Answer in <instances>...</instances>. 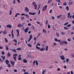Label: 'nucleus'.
I'll return each mask as SVG.
<instances>
[{"mask_svg":"<svg viewBox=\"0 0 74 74\" xmlns=\"http://www.w3.org/2000/svg\"><path fill=\"white\" fill-rule=\"evenodd\" d=\"M32 5L34 6V8L35 10H37V4H36V2H33Z\"/></svg>","mask_w":74,"mask_h":74,"instance_id":"f257e3e1","label":"nucleus"},{"mask_svg":"<svg viewBox=\"0 0 74 74\" xmlns=\"http://www.w3.org/2000/svg\"><path fill=\"white\" fill-rule=\"evenodd\" d=\"M17 56V54H14L13 55L14 59V60H15V62L16 60V58Z\"/></svg>","mask_w":74,"mask_h":74,"instance_id":"f03ea898","label":"nucleus"},{"mask_svg":"<svg viewBox=\"0 0 74 74\" xmlns=\"http://www.w3.org/2000/svg\"><path fill=\"white\" fill-rule=\"evenodd\" d=\"M47 5H46L44 6V7L43 8V9H42L43 11H45L46 10H47Z\"/></svg>","mask_w":74,"mask_h":74,"instance_id":"7ed1b4c3","label":"nucleus"},{"mask_svg":"<svg viewBox=\"0 0 74 74\" xmlns=\"http://www.w3.org/2000/svg\"><path fill=\"white\" fill-rule=\"evenodd\" d=\"M59 44L61 45H63V44H64V41L62 40H60V42Z\"/></svg>","mask_w":74,"mask_h":74,"instance_id":"20e7f679","label":"nucleus"},{"mask_svg":"<svg viewBox=\"0 0 74 74\" xmlns=\"http://www.w3.org/2000/svg\"><path fill=\"white\" fill-rule=\"evenodd\" d=\"M16 32L17 33V37H19V29H17L16 30Z\"/></svg>","mask_w":74,"mask_h":74,"instance_id":"39448f33","label":"nucleus"},{"mask_svg":"<svg viewBox=\"0 0 74 74\" xmlns=\"http://www.w3.org/2000/svg\"><path fill=\"white\" fill-rule=\"evenodd\" d=\"M28 14L30 15H34L36 14V12H33L32 13L31 12H29Z\"/></svg>","mask_w":74,"mask_h":74,"instance_id":"423d86ee","label":"nucleus"},{"mask_svg":"<svg viewBox=\"0 0 74 74\" xmlns=\"http://www.w3.org/2000/svg\"><path fill=\"white\" fill-rule=\"evenodd\" d=\"M25 10L27 12H28L29 11V9L27 8V7L25 8Z\"/></svg>","mask_w":74,"mask_h":74,"instance_id":"0eeeda50","label":"nucleus"},{"mask_svg":"<svg viewBox=\"0 0 74 74\" xmlns=\"http://www.w3.org/2000/svg\"><path fill=\"white\" fill-rule=\"evenodd\" d=\"M60 58L62 60H64V59H65V58H64V56L63 55L61 56L60 57Z\"/></svg>","mask_w":74,"mask_h":74,"instance_id":"6e6552de","label":"nucleus"},{"mask_svg":"<svg viewBox=\"0 0 74 74\" xmlns=\"http://www.w3.org/2000/svg\"><path fill=\"white\" fill-rule=\"evenodd\" d=\"M54 41H56V42H60V40H58L57 38H55L54 39Z\"/></svg>","mask_w":74,"mask_h":74,"instance_id":"1a4fd4ad","label":"nucleus"},{"mask_svg":"<svg viewBox=\"0 0 74 74\" xmlns=\"http://www.w3.org/2000/svg\"><path fill=\"white\" fill-rule=\"evenodd\" d=\"M24 32L25 33H27L28 32V27H27L24 30Z\"/></svg>","mask_w":74,"mask_h":74,"instance_id":"9d476101","label":"nucleus"},{"mask_svg":"<svg viewBox=\"0 0 74 74\" xmlns=\"http://www.w3.org/2000/svg\"><path fill=\"white\" fill-rule=\"evenodd\" d=\"M23 63H26L27 62V60L24 59L23 60Z\"/></svg>","mask_w":74,"mask_h":74,"instance_id":"9b49d317","label":"nucleus"},{"mask_svg":"<svg viewBox=\"0 0 74 74\" xmlns=\"http://www.w3.org/2000/svg\"><path fill=\"white\" fill-rule=\"evenodd\" d=\"M22 26H23V25H21V24H19L18 25V27H22Z\"/></svg>","mask_w":74,"mask_h":74,"instance_id":"f8f14e48","label":"nucleus"},{"mask_svg":"<svg viewBox=\"0 0 74 74\" xmlns=\"http://www.w3.org/2000/svg\"><path fill=\"white\" fill-rule=\"evenodd\" d=\"M6 27L9 28L10 29H11L12 27V26L10 25H7L6 26Z\"/></svg>","mask_w":74,"mask_h":74,"instance_id":"ddd939ff","label":"nucleus"},{"mask_svg":"<svg viewBox=\"0 0 74 74\" xmlns=\"http://www.w3.org/2000/svg\"><path fill=\"white\" fill-rule=\"evenodd\" d=\"M6 64H7V65H8V64H10V61L8 60H6Z\"/></svg>","mask_w":74,"mask_h":74,"instance_id":"4468645a","label":"nucleus"},{"mask_svg":"<svg viewBox=\"0 0 74 74\" xmlns=\"http://www.w3.org/2000/svg\"><path fill=\"white\" fill-rule=\"evenodd\" d=\"M10 63L12 65H13L15 64V62H12L11 60L10 61Z\"/></svg>","mask_w":74,"mask_h":74,"instance_id":"2eb2a0df","label":"nucleus"},{"mask_svg":"<svg viewBox=\"0 0 74 74\" xmlns=\"http://www.w3.org/2000/svg\"><path fill=\"white\" fill-rule=\"evenodd\" d=\"M40 51H45V48L43 47L40 49Z\"/></svg>","mask_w":74,"mask_h":74,"instance_id":"dca6fc26","label":"nucleus"},{"mask_svg":"<svg viewBox=\"0 0 74 74\" xmlns=\"http://www.w3.org/2000/svg\"><path fill=\"white\" fill-rule=\"evenodd\" d=\"M5 47L6 50H8V49H9L8 48V46L7 45H5Z\"/></svg>","mask_w":74,"mask_h":74,"instance_id":"f3484780","label":"nucleus"},{"mask_svg":"<svg viewBox=\"0 0 74 74\" xmlns=\"http://www.w3.org/2000/svg\"><path fill=\"white\" fill-rule=\"evenodd\" d=\"M42 33H47V31L45 30V29H43L42 30Z\"/></svg>","mask_w":74,"mask_h":74,"instance_id":"a211bd4d","label":"nucleus"},{"mask_svg":"<svg viewBox=\"0 0 74 74\" xmlns=\"http://www.w3.org/2000/svg\"><path fill=\"white\" fill-rule=\"evenodd\" d=\"M69 5H72L73 4V2L69 1L68 3Z\"/></svg>","mask_w":74,"mask_h":74,"instance_id":"6ab92c4d","label":"nucleus"},{"mask_svg":"<svg viewBox=\"0 0 74 74\" xmlns=\"http://www.w3.org/2000/svg\"><path fill=\"white\" fill-rule=\"evenodd\" d=\"M53 0H49L47 2V4H49V3L52 1Z\"/></svg>","mask_w":74,"mask_h":74,"instance_id":"aec40b11","label":"nucleus"},{"mask_svg":"<svg viewBox=\"0 0 74 74\" xmlns=\"http://www.w3.org/2000/svg\"><path fill=\"white\" fill-rule=\"evenodd\" d=\"M1 58H2V59H3V60H5V56H4L3 57V56H1Z\"/></svg>","mask_w":74,"mask_h":74,"instance_id":"412c9836","label":"nucleus"},{"mask_svg":"<svg viewBox=\"0 0 74 74\" xmlns=\"http://www.w3.org/2000/svg\"><path fill=\"white\" fill-rule=\"evenodd\" d=\"M25 16H26V18H29V15H28V14H25Z\"/></svg>","mask_w":74,"mask_h":74,"instance_id":"4be33fe9","label":"nucleus"},{"mask_svg":"<svg viewBox=\"0 0 74 74\" xmlns=\"http://www.w3.org/2000/svg\"><path fill=\"white\" fill-rule=\"evenodd\" d=\"M48 46H46V51H48Z\"/></svg>","mask_w":74,"mask_h":74,"instance_id":"5701e85b","label":"nucleus"},{"mask_svg":"<svg viewBox=\"0 0 74 74\" xmlns=\"http://www.w3.org/2000/svg\"><path fill=\"white\" fill-rule=\"evenodd\" d=\"M12 49V52H14L15 53L16 52V49H14V50H13V49Z\"/></svg>","mask_w":74,"mask_h":74,"instance_id":"b1692460","label":"nucleus"},{"mask_svg":"<svg viewBox=\"0 0 74 74\" xmlns=\"http://www.w3.org/2000/svg\"><path fill=\"white\" fill-rule=\"evenodd\" d=\"M69 23L68 22H66V23H65L64 24V26H66V25H67L69 24Z\"/></svg>","mask_w":74,"mask_h":74,"instance_id":"393cba45","label":"nucleus"},{"mask_svg":"<svg viewBox=\"0 0 74 74\" xmlns=\"http://www.w3.org/2000/svg\"><path fill=\"white\" fill-rule=\"evenodd\" d=\"M41 46V44H40V43H38L36 45V46Z\"/></svg>","mask_w":74,"mask_h":74,"instance_id":"a878e982","label":"nucleus"},{"mask_svg":"<svg viewBox=\"0 0 74 74\" xmlns=\"http://www.w3.org/2000/svg\"><path fill=\"white\" fill-rule=\"evenodd\" d=\"M66 9L67 11H69V6H66Z\"/></svg>","mask_w":74,"mask_h":74,"instance_id":"bb28decb","label":"nucleus"},{"mask_svg":"<svg viewBox=\"0 0 74 74\" xmlns=\"http://www.w3.org/2000/svg\"><path fill=\"white\" fill-rule=\"evenodd\" d=\"M45 72H46V69H45L42 72V74H44Z\"/></svg>","mask_w":74,"mask_h":74,"instance_id":"cd10ccee","label":"nucleus"},{"mask_svg":"<svg viewBox=\"0 0 74 74\" xmlns=\"http://www.w3.org/2000/svg\"><path fill=\"white\" fill-rule=\"evenodd\" d=\"M61 16H62V14H60V15L58 16H57V18H60Z\"/></svg>","mask_w":74,"mask_h":74,"instance_id":"c85d7f7f","label":"nucleus"},{"mask_svg":"<svg viewBox=\"0 0 74 74\" xmlns=\"http://www.w3.org/2000/svg\"><path fill=\"white\" fill-rule=\"evenodd\" d=\"M10 15H12V10H10Z\"/></svg>","mask_w":74,"mask_h":74,"instance_id":"c756f323","label":"nucleus"},{"mask_svg":"<svg viewBox=\"0 0 74 74\" xmlns=\"http://www.w3.org/2000/svg\"><path fill=\"white\" fill-rule=\"evenodd\" d=\"M36 60H35V61H34L33 62V66H34L35 65V64L36 63Z\"/></svg>","mask_w":74,"mask_h":74,"instance_id":"7c9ffc66","label":"nucleus"},{"mask_svg":"<svg viewBox=\"0 0 74 74\" xmlns=\"http://www.w3.org/2000/svg\"><path fill=\"white\" fill-rule=\"evenodd\" d=\"M36 66H38V61L37 60L36 61Z\"/></svg>","mask_w":74,"mask_h":74,"instance_id":"2f4dec72","label":"nucleus"},{"mask_svg":"<svg viewBox=\"0 0 74 74\" xmlns=\"http://www.w3.org/2000/svg\"><path fill=\"white\" fill-rule=\"evenodd\" d=\"M5 40L6 42H8V40L5 38Z\"/></svg>","mask_w":74,"mask_h":74,"instance_id":"473e14b6","label":"nucleus"},{"mask_svg":"<svg viewBox=\"0 0 74 74\" xmlns=\"http://www.w3.org/2000/svg\"><path fill=\"white\" fill-rule=\"evenodd\" d=\"M13 41L15 42H17V40L16 39H14L13 40Z\"/></svg>","mask_w":74,"mask_h":74,"instance_id":"72a5a7b5","label":"nucleus"},{"mask_svg":"<svg viewBox=\"0 0 74 74\" xmlns=\"http://www.w3.org/2000/svg\"><path fill=\"white\" fill-rule=\"evenodd\" d=\"M32 37H33V36L32 35H31L30 36L29 38L32 39Z\"/></svg>","mask_w":74,"mask_h":74,"instance_id":"f704fd0d","label":"nucleus"},{"mask_svg":"<svg viewBox=\"0 0 74 74\" xmlns=\"http://www.w3.org/2000/svg\"><path fill=\"white\" fill-rule=\"evenodd\" d=\"M7 33V32H6V31L5 30L3 32V34H5Z\"/></svg>","mask_w":74,"mask_h":74,"instance_id":"c9c22d12","label":"nucleus"},{"mask_svg":"<svg viewBox=\"0 0 74 74\" xmlns=\"http://www.w3.org/2000/svg\"><path fill=\"white\" fill-rule=\"evenodd\" d=\"M32 29L33 30H35V29L34 28V26H32Z\"/></svg>","mask_w":74,"mask_h":74,"instance_id":"e433bc0d","label":"nucleus"},{"mask_svg":"<svg viewBox=\"0 0 74 74\" xmlns=\"http://www.w3.org/2000/svg\"><path fill=\"white\" fill-rule=\"evenodd\" d=\"M36 49H40V47H38V46H36Z\"/></svg>","mask_w":74,"mask_h":74,"instance_id":"4c0bfd02","label":"nucleus"},{"mask_svg":"<svg viewBox=\"0 0 74 74\" xmlns=\"http://www.w3.org/2000/svg\"><path fill=\"white\" fill-rule=\"evenodd\" d=\"M0 61L1 62V63H3V60H2L1 58L0 57Z\"/></svg>","mask_w":74,"mask_h":74,"instance_id":"58836bf2","label":"nucleus"},{"mask_svg":"<svg viewBox=\"0 0 74 74\" xmlns=\"http://www.w3.org/2000/svg\"><path fill=\"white\" fill-rule=\"evenodd\" d=\"M71 26V25L69 24L68 25H67L66 26V27H70V26Z\"/></svg>","mask_w":74,"mask_h":74,"instance_id":"ea45409f","label":"nucleus"},{"mask_svg":"<svg viewBox=\"0 0 74 74\" xmlns=\"http://www.w3.org/2000/svg\"><path fill=\"white\" fill-rule=\"evenodd\" d=\"M8 67L9 68L11 67V64H8Z\"/></svg>","mask_w":74,"mask_h":74,"instance_id":"a19ab883","label":"nucleus"},{"mask_svg":"<svg viewBox=\"0 0 74 74\" xmlns=\"http://www.w3.org/2000/svg\"><path fill=\"white\" fill-rule=\"evenodd\" d=\"M27 45L28 46V47H32V45H31V44H28Z\"/></svg>","mask_w":74,"mask_h":74,"instance_id":"79ce46f5","label":"nucleus"},{"mask_svg":"<svg viewBox=\"0 0 74 74\" xmlns=\"http://www.w3.org/2000/svg\"><path fill=\"white\" fill-rule=\"evenodd\" d=\"M2 54L3 55H4V54H5V52H4V51H2Z\"/></svg>","mask_w":74,"mask_h":74,"instance_id":"37998d69","label":"nucleus"},{"mask_svg":"<svg viewBox=\"0 0 74 74\" xmlns=\"http://www.w3.org/2000/svg\"><path fill=\"white\" fill-rule=\"evenodd\" d=\"M21 49V48H18L16 49V50H17V51H20Z\"/></svg>","mask_w":74,"mask_h":74,"instance_id":"c03bdc74","label":"nucleus"},{"mask_svg":"<svg viewBox=\"0 0 74 74\" xmlns=\"http://www.w3.org/2000/svg\"><path fill=\"white\" fill-rule=\"evenodd\" d=\"M52 9H51L49 11V13L51 14V13H52Z\"/></svg>","mask_w":74,"mask_h":74,"instance_id":"a18cd8bd","label":"nucleus"},{"mask_svg":"<svg viewBox=\"0 0 74 74\" xmlns=\"http://www.w3.org/2000/svg\"><path fill=\"white\" fill-rule=\"evenodd\" d=\"M48 23V21L47 20L46 21V25H47Z\"/></svg>","mask_w":74,"mask_h":74,"instance_id":"49530a36","label":"nucleus"},{"mask_svg":"<svg viewBox=\"0 0 74 74\" xmlns=\"http://www.w3.org/2000/svg\"><path fill=\"white\" fill-rule=\"evenodd\" d=\"M67 44V42H66L65 41H64V44Z\"/></svg>","mask_w":74,"mask_h":74,"instance_id":"de8ad7c7","label":"nucleus"},{"mask_svg":"<svg viewBox=\"0 0 74 74\" xmlns=\"http://www.w3.org/2000/svg\"><path fill=\"white\" fill-rule=\"evenodd\" d=\"M64 29L65 30H68V28L66 27H64Z\"/></svg>","mask_w":74,"mask_h":74,"instance_id":"09e8293b","label":"nucleus"},{"mask_svg":"<svg viewBox=\"0 0 74 74\" xmlns=\"http://www.w3.org/2000/svg\"><path fill=\"white\" fill-rule=\"evenodd\" d=\"M25 15L26 14L24 13H23L21 14V16H25Z\"/></svg>","mask_w":74,"mask_h":74,"instance_id":"8fccbe9b","label":"nucleus"},{"mask_svg":"<svg viewBox=\"0 0 74 74\" xmlns=\"http://www.w3.org/2000/svg\"><path fill=\"white\" fill-rule=\"evenodd\" d=\"M25 19V17L24 16L22 17H21V19L22 20H23Z\"/></svg>","mask_w":74,"mask_h":74,"instance_id":"3c124183","label":"nucleus"},{"mask_svg":"<svg viewBox=\"0 0 74 74\" xmlns=\"http://www.w3.org/2000/svg\"><path fill=\"white\" fill-rule=\"evenodd\" d=\"M22 59V58L19 57L18 59V60H21Z\"/></svg>","mask_w":74,"mask_h":74,"instance_id":"603ef678","label":"nucleus"},{"mask_svg":"<svg viewBox=\"0 0 74 74\" xmlns=\"http://www.w3.org/2000/svg\"><path fill=\"white\" fill-rule=\"evenodd\" d=\"M11 54H10V52H8V56H10Z\"/></svg>","mask_w":74,"mask_h":74,"instance_id":"864d4df0","label":"nucleus"},{"mask_svg":"<svg viewBox=\"0 0 74 74\" xmlns=\"http://www.w3.org/2000/svg\"><path fill=\"white\" fill-rule=\"evenodd\" d=\"M11 34H12V38H14V34L12 33Z\"/></svg>","mask_w":74,"mask_h":74,"instance_id":"5fc2aeb1","label":"nucleus"},{"mask_svg":"<svg viewBox=\"0 0 74 74\" xmlns=\"http://www.w3.org/2000/svg\"><path fill=\"white\" fill-rule=\"evenodd\" d=\"M24 74H29V73L27 72H25L24 73Z\"/></svg>","mask_w":74,"mask_h":74,"instance_id":"6e6d98bb","label":"nucleus"},{"mask_svg":"<svg viewBox=\"0 0 74 74\" xmlns=\"http://www.w3.org/2000/svg\"><path fill=\"white\" fill-rule=\"evenodd\" d=\"M69 61V58H67L66 59V62H68Z\"/></svg>","mask_w":74,"mask_h":74,"instance_id":"4d7b16f0","label":"nucleus"},{"mask_svg":"<svg viewBox=\"0 0 74 74\" xmlns=\"http://www.w3.org/2000/svg\"><path fill=\"white\" fill-rule=\"evenodd\" d=\"M48 29H49L50 28V27H51V26L49 24L48 25Z\"/></svg>","mask_w":74,"mask_h":74,"instance_id":"13d9d810","label":"nucleus"},{"mask_svg":"<svg viewBox=\"0 0 74 74\" xmlns=\"http://www.w3.org/2000/svg\"><path fill=\"white\" fill-rule=\"evenodd\" d=\"M62 35H64V34H65V33L64 32H61Z\"/></svg>","mask_w":74,"mask_h":74,"instance_id":"bf43d9fd","label":"nucleus"},{"mask_svg":"<svg viewBox=\"0 0 74 74\" xmlns=\"http://www.w3.org/2000/svg\"><path fill=\"white\" fill-rule=\"evenodd\" d=\"M40 35H41V33H39V34L38 35V36H37V38H38V37H39V36H40Z\"/></svg>","mask_w":74,"mask_h":74,"instance_id":"052dcab7","label":"nucleus"},{"mask_svg":"<svg viewBox=\"0 0 74 74\" xmlns=\"http://www.w3.org/2000/svg\"><path fill=\"white\" fill-rule=\"evenodd\" d=\"M34 41H36L37 40V38L36 37H34Z\"/></svg>","mask_w":74,"mask_h":74,"instance_id":"680f3d73","label":"nucleus"},{"mask_svg":"<svg viewBox=\"0 0 74 74\" xmlns=\"http://www.w3.org/2000/svg\"><path fill=\"white\" fill-rule=\"evenodd\" d=\"M17 2H18V3H21L20 0H17Z\"/></svg>","mask_w":74,"mask_h":74,"instance_id":"e2e57ef3","label":"nucleus"},{"mask_svg":"<svg viewBox=\"0 0 74 74\" xmlns=\"http://www.w3.org/2000/svg\"><path fill=\"white\" fill-rule=\"evenodd\" d=\"M14 72H15L16 73L17 72V70L16 69H14Z\"/></svg>","mask_w":74,"mask_h":74,"instance_id":"0e129e2a","label":"nucleus"},{"mask_svg":"<svg viewBox=\"0 0 74 74\" xmlns=\"http://www.w3.org/2000/svg\"><path fill=\"white\" fill-rule=\"evenodd\" d=\"M13 3L14 4H15V3H16V2H15V0H14L13 1Z\"/></svg>","mask_w":74,"mask_h":74,"instance_id":"69168bd1","label":"nucleus"},{"mask_svg":"<svg viewBox=\"0 0 74 74\" xmlns=\"http://www.w3.org/2000/svg\"><path fill=\"white\" fill-rule=\"evenodd\" d=\"M66 5V2L64 3L63 4L64 5Z\"/></svg>","mask_w":74,"mask_h":74,"instance_id":"338daca9","label":"nucleus"},{"mask_svg":"<svg viewBox=\"0 0 74 74\" xmlns=\"http://www.w3.org/2000/svg\"><path fill=\"white\" fill-rule=\"evenodd\" d=\"M72 29L73 30H74V26L72 27Z\"/></svg>","mask_w":74,"mask_h":74,"instance_id":"774afa93","label":"nucleus"}]
</instances>
